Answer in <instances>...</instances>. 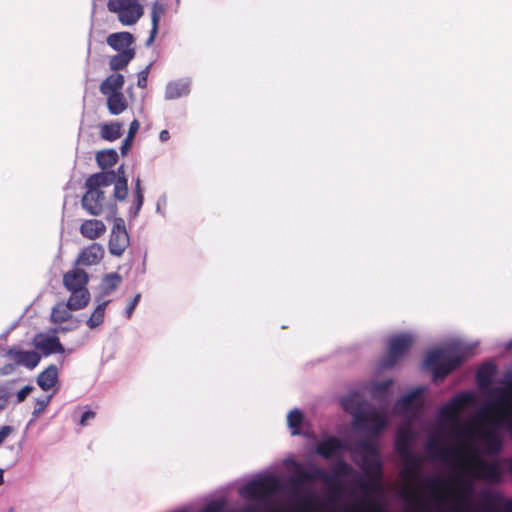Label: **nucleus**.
I'll return each mask as SVG.
<instances>
[{"label":"nucleus","instance_id":"1","mask_svg":"<svg viewBox=\"0 0 512 512\" xmlns=\"http://www.w3.org/2000/svg\"><path fill=\"white\" fill-rule=\"evenodd\" d=\"M458 463L460 465H451V467L457 471L453 478L455 487H452L448 481L442 478L428 477L425 479L427 488L430 490L434 500L439 504L440 512H446L443 506L450 498H453V504L471 502L477 505L471 500V496L475 492L473 479L497 483L502 478L503 472L499 462H488L484 460L480 454L477 453L475 447L458 459ZM480 496L483 501L481 504H478L479 506L484 504L490 506L491 502L494 500V495L488 490L481 491Z\"/></svg>","mask_w":512,"mask_h":512},{"label":"nucleus","instance_id":"2","mask_svg":"<svg viewBox=\"0 0 512 512\" xmlns=\"http://www.w3.org/2000/svg\"><path fill=\"white\" fill-rule=\"evenodd\" d=\"M474 400L472 392H461L440 407L438 415L440 427L448 432L457 445L446 446L440 434L431 435L425 444V451L431 459L439 460L449 466L460 465L458 459L474 448L476 429L473 425L462 424L460 421V414L464 407Z\"/></svg>","mask_w":512,"mask_h":512},{"label":"nucleus","instance_id":"3","mask_svg":"<svg viewBox=\"0 0 512 512\" xmlns=\"http://www.w3.org/2000/svg\"><path fill=\"white\" fill-rule=\"evenodd\" d=\"M425 390L424 386L413 388L398 399L393 407V413L404 419L403 425L397 431L395 449L405 462L403 477L407 481L414 480L421 465L412 449L417 436L412 424L423 411L424 399L422 396Z\"/></svg>","mask_w":512,"mask_h":512},{"label":"nucleus","instance_id":"4","mask_svg":"<svg viewBox=\"0 0 512 512\" xmlns=\"http://www.w3.org/2000/svg\"><path fill=\"white\" fill-rule=\"evenodd\" d=\"M342 408L353 417V426L371 436L379 435L388 425L386 407L376 408L364 401L357 393L341 399Z\"/></svg>","mask_w":512,"mask_h":512},{"label":"nucleus","instance_id":"5","mask_svg":"<svg viewBox=\"0 0 512 512\" xmlns=\"http://www.w3.org/2000/svg\"><path fill=\"white\" fill-rule=\"evenodd\" d=\"M471 351L472 348L460 340H453L429 351L423 366L432 371L434 381H441L455 370Z\"/></svg>","mask_w":512,"mask_h":512},{"label":"nucleus","instance_id":"6","mask_svg":"<svg viewBox=\"0 0 512 512\" xmlns=\"http://www.w3.org/2000/svg\"><path fill=\"white\" fill-rule=\"evenodd\" d=\"M281 487L279 477L273 474L261 475L247 482L239 488V495L249 501L242 512H262V507L267 506L271 498L277 494ZM271 512H286L281 508H272Z\"/></svg>","mask_w":512,"mask_h":512},{"label":"nucleus","instance_id":"7","mask_svg":"<svg viewBox=\"0 0 512 512\" xmlns=\"http://www.w3.org/2000/svg\"><path fill=\"white\" fill-rule=\"evenodd\" d=\"M494 390L499 393L494 409L482 407L479 414L512 437V381H508L504 387L497 386Z\"/></svg>","mask_w":512,"mask_h":512},{"label":"nucleus","instance_id":"8","mask_svg":"<svg viewBox=\"0 0 512 512\" xmlns=\"http://www.w3.org/2000/svg\"><path fill=\"white\" fill-rule=\"evenodd\" d=\"M107 176L91 175L85 183L86 193L83 195L81 204L90 215L99 216L105 208H109V215L114 217L116 215L115 204L108 205L107 198L103 191L101 184L107 183Z\"/></svg>","mask_w":512,"mask_h":512},{"label":"nucleus","instance_id":"9","mask_svg":"<svg viewBox=\"0 0 512 512\" xmlns=\"http://www.w3.org/2000/svg\"><path fill=\"white\" fill-rule=\"evenodd\" d=\"M89 276L83 269L75 268L63 276L64 287L71 293L69 305L74 309H83L90 302V292L87 289Z\"/></svg>","mask_w":512,"mask_h":512},{"label":"nucleus","instance_id":"10","mask_svg":"<svg viewBox=\"0 0 512 512\" xmlns=\"http://www.w3.org/2000/svg\"><path fill=\"white\" fill-rule=\"evenodd\" d=\"M365 433L368 435V438L357 441L349 450L353 460L361 469L377 470L381 465V461L374 439L379 435L371 436L367 432Z\"/></svg>","mask_w":512,"mask_h":512},{"label":"nucleus","instance_id":"11","mask_svg":"<svg viewBox=\"0 0 512 512\" xmlns=\"http://www.w3.org/2000/svg\"><path fill=\"white\" fill-rule=\"evenodd\" d=\"M107 9L117 15L118 21L123 26L136 24L144 13L139 0H108Z\"/></svg>","mask_w":512,"mask_h":512},{"label":"nucleus","instance_id":"12","mask_svg":"<svg viewBox=\"0 0 512 512\" xmlns=\"http://www.w3.org/2000/svg\"><path fill=\"white\" fill-rule=\"evenodd\" d=\"M413 341V335L409 333H401L390 337L388 350L380 361V367L383 369L393 368L408 353Z\"/></svg>","mask_w":512,"mask_h":512},{"label":"nucleus","instance_id":"13","mask_svg":"<svg viewBox=\"0 0 512 512\" xmlns=\"http://www.w3.org/2000/svg\"><path fill=\"white\" fill-rule=\"evenodd\" d=\"M69 305V299L67 302L57 303L51 312V321L55 324L60 325L57 331L67 332L75 330L80 325V320L74 318L71 311H76Z\"/></svg>","mask_w":512,"mask_h":512},{"label":"nucleus","instance_id":"14","mask_svg":"<svg viewBox=\"0 0 512 512\" xmlns=\"http://www.w3.org/2000/svg\"><path fill=\"white\" fill-rule=\"evenodd\" d=\"M129 244L130 239L124 220L122 218H115L108 243L110 254L117 257L122 256Z\"/></svg>","mask_w":512,"mask_h":512},{"label":"nucleus","instance_id":"15","mask_svg":"<svg viewBox=\"0 0 512 512\" xmlns=\"http://www.w3.org/2000/svg\"><path fill=\"white\" fill-rule=\"evenodd\" d=\"M95 175L107 176V183L101 184L102 188L114 186L113 197L115 200L124 201L128 196V183L124 172V166L118 167L117 171H102Z\"/></svg>","mask_w":512,"mask_h":512},{"label":"nucleus","instance_id":"16","mask_svg":"<svg viewBox=\"0 0 512 512\" xmlns=\"http://www.w3.org/2000/svg\"><path fill=\"white\" fill-rule=\"evenodd\" d=\"M496 372V367L492 363H487L482 365L477 372V382L481 389L487 390L489 397L492 398V401L486 407H489L491 410L494 409L495 403L499 397V393L495 392V388H490L492 383V377Z\"/></svg>","mask_w":512,"mask_h":512},{"label":"nucleus","instance_id":"17","mask_svg":"<svg viewBox=\"0 0 512 512\" xmlns=\"http://www.w3.org/2000/svg\"><path fill=\"white\" fill-rule=\"evenodd\" d=\"M6 355L15 362L14 365L24 366L30 370L34 369L41 360L36 351H24L19 347L8 349Z\"/></svg>","mask_w":512,"mask_h":512},{"label":"nucleus","instance_id":"18","mask_svg":"<svg viewBox=\"0 0 512 512\" xmlns=\"http://www.w3.org/2000/svg\"><path fill=\"white\" fill-rule=\"evenodd\" d=\"M368 479H359V486L366 496L372 493L381 492L383 489L382 485V466L378 467L377 470L369 471L368 469H362Z\"/></svg>","mask_w":512,"mask_h":512},{"label":"nucleus","instance_id":"19","mask_svg":"<svg viewBox=\"0 0 512 512\" xmlns=\"http://www.w3.org/2000/svg\"><path fill=\"white\" fill-rule=\"evenodd\" d=\"M343 450H348V447L340 439L329 436L317 443L315 451L321 457L329 459Z\"/></svg>","mask_w":512,"mask_h":512},{"label":"nucleus","instance_id":"20","mask_svg":"<svg viewBox=\"0 0 512 512\" xmlns=\"http://www.w3.org/2000/svg\"><path fill=\"white\" fill-rule=\"evenodd\" d=\"M191 91V79L181 78L167 83L165 87V99L175 100L181 97H186Z\"/></svg>","mask_w":512,"mask_h":512},{"label":"nucleus","instance_id":"21","mask_svg":"<svg viewBox=\"0 0 512 512\" xmlns=\"http://www.w3.org/2000/svg\"><path fill=\"white\" fill-rule=\"evenodd\" d=\"M104 256V248L99 243H92L85 247L78 255L77 264L92 266L98 264Z\"/></svg>","mask_w":512,"mask_h":512},{"label":"nucleus","instance_id":"22","mask_svg":"<svg viewBox=\"0 0 512 512\" xmlns=\"http://www.w3.org/2000/svg\"><path fill=\"white\" fill-rule=\"evenodd\" d=\"M34 345L45 356L64 352V347L56 336H48L43 334L36 335L34 338Z\"/></svg>","mask_w":512,"mask_h":512},{"label":"nucleus","instance_id":"23","mask_svg":"<svg viewBox=\"0 0 512 512\" xmlns=\"http://www.w3.org/2000/svg\"><path fill=\"white\" fill-rule=\"evenodd\" d=\"M353 472V468L344 460L340 459L337 461L333 468V473L330 474L333 476L334 481L330 484L332 486L333 496L330 497L331 502H335L339 499L341 495V488L336 484L337 480L340 477L349 476Z\"/></svg>","mask_w":512,"mask_h":512},{"label":"nucleus","instance_id":"24","mask_svg":"<svg viewBox=\"0 0 512 512\" xmlns=\"http://www.w3.org/2000/svg\"><path fill=\"white\" fill-rule=\"evenodd\" d=\"M474 428L477 431L474 440L477 438V436L480 435L484 441V444L486 447V452L489 455L498 454L502 448V441L499 438V436L497 435V433L493 429H487V430L480 432V430L478 428H476V427H474ZM474 446H476V445L474 444ZM475 448H477V447H475ZM476 451H478V449H476ZM477 453L479 454V452H477Z\"/></svg>","mask_w":512,"mask_h":512},{"label":"nucleus","instance_id":"25","mask_svg":"<svg viewBox=\"0 0 512 512\" xmlns=\"http://www.w3.org/2000/svg\"><path fill=\"white\" fill-rule=\"evenodd\" d=\"M134 40V36L130 32L122 31L108 35L106 42L115 51L122 52L132 49Z\"/></svg>","mask_w":512,"mask_h":512},{"label":"nucleus","instance_id":"26","mask_svg":"<svg viewBox=\"0 0 512 512\" xmlns=\"http://www.w3.org/2000/svg\"><path fill=\"white\" fill-rule=\"evenodd\" d=\"M79 231L83 237L89 240H95L106 232V225L101 220L88 219L83 221Z\"/></svg>","mask_w":512,"mask_h":512},{"label":"nucleus","instance_id":"27","mask_svg":"<svg viewBox=\"0 0 512 512\" xmlns=\"http://www.w3.org/2000/svg\"><path fill=\"white\" fill-rule=\"evenodd\" d=\"M124 76L119 73H114L108 76L102 83L100 84V92L103 95H109L113 93H121V90L124 86Z\"/></svg>","mask_w":512,"mask_h":512},{"label":"nucleus","instance_id":"28","mask_svg":"<svg viewBox=\"0 0 512 512\" xmlns=\"http://www.w3.org/2000/svg\"><path fill=\"white\" fill-rule=\"evenodd\" d=\"M393 384L392 379H387L382 382L375 383L372 387V396L379 399L383 404L378 408L386 407V418L388 419V399L390 397V389Z\"/></svg>","mask_w":512,"mask_h":512},{"label":"nucleus","instance_id":"29","mask_svg":"<svg viewBox=\"0 0 512 512\" xmlns=\"http://www.w3.org/2000/svg\"><path fill=\"white\" fill-rule=\"evenodd\" d=\"M57 381L58 368L53 364L48 366L37 377V384L44 391L52 389L56 385Z\"/></svg>","mask_w":512,"mask_h":512},{"label":"nucleus","instance_id":"30","mask_svg":"<svg viewBox=\"0 0 512 512\" xmlns=\"http://www.w3.org/2000/svg\"><path fill=\"white\" fill-rule=\"evenodd\" d=\"M164 12H165V6L161 2L156 1L153 3L152 8H151L152 28L150 31V35H149L148 39L146 40V46H150L154 42L155 37L158 33L159 22H160L162 15L164 14Z\"/></svg>","mask_w":512,"mask_h":512},{"label":"nucleus","instance_id":"31","mask_svg":"<svg viewBox=\"0 0 512 512\" xmlns=\"http://www.w3.org/2000/svg\"><path fill=\"white\" fill-rule=\"evenodd\" d=\"M105 96L107 108L111 115H119L127 109L128 103L122 92L113 93Z\"/></svg>","mask_w":512,"mask_h":512},{"label":"nucleus","instance_id":"32","mask_svg":"<svg viewBox=\"0 0 512 512\" xmlns=\"http://www.w3.org/2000/svg\"><path fill=\"white\" fill-rule=\"evenodd\" d=\"M298 475L302 476L305 481L318 479L326 484H331L334 481L333 476L327 473L323 468L317 466H311L308 470H303L301 468Z\"/></svg>","mask_w":512,"mask_h":512},{"label":"nucleus","instance_id":"33","mask_svg":"<svg viewBox=\"0 0 512 512\" xmlns=\"http://www.w3.org/2000/svg\"><path fill=\"white\" fill-rule=\"evenodd\" d=\"M100 137L107 141H115L122 135V124L119 122L103 123L99 127Z\"/></svg>","mask_w":512,"mask_h":512},{"label":"nucleus","instance_id":"34","mask_svg":"<svg viewBox=\"0 0 512 512\" xmlns=\"http://www.w3.org/2000/svg\"><path fill=\"white\" fill-rule=\"evenodd\" d=\"M135 57V50L128 49L127 51L119 52L114 55L110 61L109 66L111 70L118 71L126 67L129 62Z\"/></svg>","mask_w":512,"mask_h":512},{"label":"nucleus","instance_id":"35","mask_svg":"<svg viewBox=\"0 0 512 512\" xmlns=\"http://www.w3.org/2000/svg\"><path fill=\"white\" fill-rule=\"evenodd\" d=\"M96 161L103 171H107V168L112 167L118 161V154L114 149L102 150L97 153Z\"/></svg>","mask_w":512,"mask_h":512},{"label":"nucleus","instance_id":"36","mask_svg":"<svg viewBox=\"0 0 512 512\" xmlns=\"http://www.w3.org/2000/svg\"><path fill=\"white\" fill-rule=\"evenodd\" d=\"M108 304V301H104L97 305L94 309L90 317L88 318L86 324L90 329H95L100 326L104 321L105 309Z\"/></svg>","mask_w":512,"mask_h":512},{"label":"nucleus","instance_id":"37","mask_svg":"<svg viewBox=\"0 0 512 512\" xmlns=\"http://www.w3.org/2000/svg\"><path fill=\"white\" fill-rule=\"evenodd\" d=\"M143 203H144V194H143V189L141 187V180H140V178H137L135 180V187H134V200H133L134 207L130 210V214L133 218H136L139 215V212L143 206Z\"/></svg>","mask_w":512,"mask_h":512},{"label":"nucleus","instance_id":"38","mask_svg":"<svg viewBox=\"0 0 512 512\" xmlns=\"http://www.w3.org/2000/svg\"><path fill=\"white\" fill-rule=\"evenodd\" d=\"M303 421V414L298 409L291 410L287 415V424L288 427L291 430L292 435H299L300 432V426Z\"/></svg>","mask_w":512,"mask_h":512},{"label":"nucleus","instance_id":"39","mask_svg":"<svg viewBox=\"0 0 512 512\" xmlns=\"http://www.w3.org/2000/svg\"><path fill=\"white\" fill-rule=\"evenodd\" d=\"M139 128H140L139 121L134 119L130 123L128 134H127L126 138L124 139L122 146H121V153L123 155H125L130 150L133 140H134V137H135L136 133L138 132Z\"/></svg>","mask_w":512,"mask_h":512},{"label":"nucleus","instance_id":"40","mask_svg":"<svg viewBox=\"0 0 512 512\" xmlns=\"http://www.w3.org/2000/svg\"><path fill=\"white\" fill-rule=\"evenodd\" d=\"M121 282V276L117 273H111L105 276L103 286L107 293L115 290Z\"/></svg>","mask_w":512,"mask_h":512},{"label":"nucleus","instance_id":"41","mask_svg":"<svg viewBox=\"0 0 512 512\" xmlns=\"http://www.w3.org/2000/svg\"><path fill=\"white\" fill-rule=\"evenodd\" d=\"M305 482V479L300 475L290 479L291 489L296 496L305 490Z\"/></svg>","mask_w":512,"mask_h":512},{"label":"nucleus","instance_id":"42","mask_svg":"<svg viewBox=\"0 0 512 512\" xmlns=\"http://www.w3.org/2000/svg\"><path fill=\"white\" fill-rule=\"evenodd\" d=\"M50 399H51V396L36 399L33 415L34 416L40 415L45 410L47 405L49 404Z\"/></svg>","mask_w":512,"mask_h":512},{"label":"nucleus","instance_id":"43","mask_svg":"<svg viewBox=\"0 0 512 512\" xmlns=\"http://www.w3.org/2000/svg\"><path fill=\"white\" fill-rule=\"evenodd\" d=\"M405 498L406 500L410 501V502H416L418 504H420L424 509L426 510H430L429 509V506L428 504L423 501L418 495L416 492L412 491V490H407L405 491Z\"/></svg>","mask_w":512,"mask_h":512},{"label":"nucleus","instance_id":"44","mask_svg":"<svg viewBox=\"0 0 512 512\" xmlns=\"http://www.w3.org/2000/svg\"><path fill=\"white\" fill-rule=\"evenodd\" d=\"M150 66H151V64L148 65L144 70H142L138 73V81H137L138 87L146 88Z\"/></svg>","mask_w":512,"mask_h":512},{"label":"nucleus","instance_id":"45","mask_svg":"<svg viewBox=\"0 0 512 512\" xmlns=\"http://www.w3.org/2000/svg\"><path fill=\"white\" fill-rule=\"evenodd\" d=\"M140 299H141V294L140 293L136 294L135 297L129 303V305L126 307L125 313H126L127 318H130L132 316L133 311H134L135 307L137 306V304L139 303Z\"/></svg>","mask_w":512,"mask_h":512},{"label":"nucleus","instance_id":"46","mask_svg":"<svg viewBox=\"0 0 512 512\" xmlns=\"http://www.w3.org/2000/svg\"><path fill=\"white\" fill-rule=\"evenodd\" d=\"M283 464L288 470L295 469L297 474L302 467L300 463H298L295 459H293L291 457L286 458L284 460Z\"/></svg>","mask_w":512,"mask_h":512},{"label":"nucleus","instance_id":"47","mask_svg":"<svg viewBox=\"0 0 512 512\" xmlns=\"http://www.w3.org/2000/svg\"><path fill=\"white\" fill-rule=\"evenodd\" d=\"M166 204H167L166 196L165 195L160 196L157 201V204H156V212L161 214L162 216H164Z\"/></svg>","mask_w":512,"mask_h":512},{"label":"nucleus","instance_id":"48","mask_svg":"<svg viewBox=\"0 0 512 512\" xmlns=\"http://www.w3.org/2000/svg\"><path fill=\"white\" fill-rule=\"evenodd\" d=\"M33 388L31 386H24L20 391L17 393V400L18 402H23L27 396L31 393Z\"/></svg>","mask_w":512,"mask_h":512},{"label":"nucleus","instance_id":"49","mask_svg":"<svg viewBox=\"0 0 512 512\" xmlns=\"http://www.w3.org/2000/svg\"><path fill=\"white\" fill-rule=\"evenodd\" d=\"M95 417V412L91 411V410H88V411H85L82 416H81V419H80V422L79 424L81 426H86L88 421L94 419Z\"/></svg>","mask_w":512,"mask_h":512},{"label":"nucleus","instance_id":"50","mask_svg":"<svg viewBox=\"0 0 512 512\" xmlns=\"http://www.w3.org/2000/svg\"><path fill=\"white\" fill-rule=\"evenodd\" d=\"M12 427L10 426H2L0 428V445L5 441V439L11 434Z\"/></svg>","mask_w":512,"mask_h":512},{"label":"nucleus","instance_id":"51","mask_svg":"<svg viewBox=\"0 0 512 512\" xmlns=\"http://www.w3.org/2000/svg\"><path fill=\"white\" fill-rule=\"evenodd\" d=\"M15 370L14 364H6L0 368V375H8L11 374Z\"/></svg>","mask_w":512,"mask_h":512},{"label":"nucleus","instance_id":"52","mask_svg":"<svg viewBox=\"0 0 512 512\" xmlns=\"http://www.w3.org/2000/svg\"><path fill=\"white\" fill-rule=\"evenodd\" d=\"M170 138V134L167 130H162L159 134V139L162 141V142H165V141H168Z\"/></svg>","mask_w":512,"mask_h":512},{"label":"nucleus","instance_id":"53","mask_svg":"<svg viewBox=\"0 0 512 512\" xmlns=\"http://www.w3.org/2000/svg\"><path fill=\"white\" fill-rule=\"evenodd\" d=\"M7 403V397L4 393L0 392V411L3 410Z\"/></svg>","mask_w":512,"mask_h":512},{"label":"nucleus","instance_id":"54","mask_svg":"<svg viewBox=\"0 0 512 512\" xmlns=\"http://www.w3.org/2000/svg\"><path fill=\"white\" fill-rule=\"evenodd\" d=\"M508 471L510 474H512V457L511 458H508L504 461Z\"/></svg>","mask_w":512,"mask_h":512},{"label":"nucleus","instance_id":"55","mask_svg":"<svg viewBox=\"0 0 512 512\" xmlns=\"http://www.w3.org/2000/svg\"><path fill=\"white\" fill-rule=\"evenodd\" d=\"M505 508L506 512H512V500L506 502Z\"/></svg>","mask_w":512,"mask_h":512},{"label":"nucleus","instance_id":"56","mask_svg":"<svg viewBox=\"0 0 512 512\" xmlns=\"http://www.w3.org/2000/svg\"><path fill=\"white\" fill-rule=\"evenodd\" d=\"M4 483V469L0 468V486Z\"/></svg>","mask_w":512,"mask_h":512},{"label":"nucleus","instance_id":"57","mask_svg":"<svg viewBox=\"0 0 512 512\" xmlns=\"http://www.w3.org/2000/svg\"><path fill=\"white\" fill-rule=\"evenodd\" d=\"M373 512H383L381 507L379 505H373Z\"/></svg>","mask_w":512,"mask_h":512}]
</instances>
